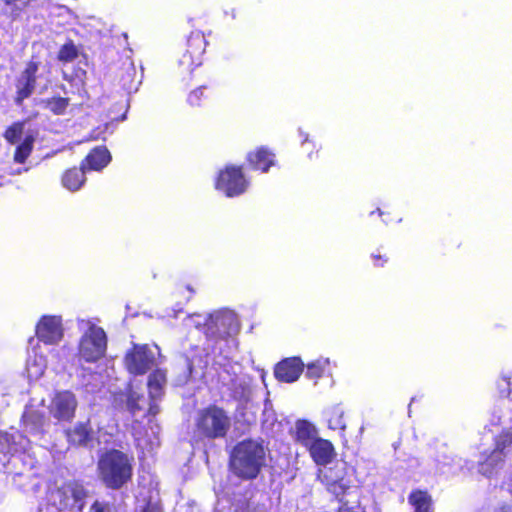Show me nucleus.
Here are the masks:
<instances>
[{"label":"nucleus","instance_id":"obj_42","mask_svg":"<svg viewBox=\"0 0 512 512\" xmlns=\"http://www.w3.org/2000/svg\"><path fill=\"white\" fill-rule=\"evenodd\" d=\"M377 212H378L379 216H383L384 215V212L381 209H379V208L377 209Z\"/></svg>","mask_w":512,"mask_h":512},{"label":"nucleus","instance_id":"obj_38","mask_svg":"<svg viewBox=\"0 0 512 512\" xmlns=\"http://www.w3.org/2000/svg\"><path fill=\"white\" fill-rule=\"evenodd\" d=\"M141 512H163V510L159 502H153L149 499Z\"/></svg>","mask_w":512,"mask_h":512},{"label":"nucleus","instance_id":"obj_35","mask_svg":"<svg viewBox=\"0 0 512 512\" xmlns=\"http://www.w3.org/2000/svg\"><path fill=\"white\" fill-rule=\"evenodd\" d=\"M324 369V365L319 361L309 363L306 368V377L315 380L319 379L322 377Z\"/></svg>","mask_w":512,"mask_h":512},{"label":"nucleus","instance_id":"obj_29","mask_svg":"<svg viewBox=\"0 0 512 512\" xmlns=\"http://www.w3.org/2000/svg\"><path fill=\"white\" fill-rule=\"evenodd\" d=\"M146 404V398L143 394L131 391L127 395L126 406L131 415H136L138 412L143 411Z\"/></svg>","mask_w":512,"mask_h":512},{"label":"nucleus","instance_id":"obj_8","mask_svg":"<svg viewBox=\"0 0 512 512\" xmlns=\"http://www.w3.org/2000/svg\"><path fill=\"white\" fill-rule=\"evenodd\" d=\"M107 350V336L103 328L92 326L81 337L78 347L79 356L88 363L103 358Z\"/></svg>","mask_w":512,"mask_h":512},{"label":"nucleus","instance_id":"obj_1","mask_svg":"<svg viewBox=\"0 0 512 512\" xmlns=\"http://www.w3.org/2000/svg\"><path fill=\"white\" fill-rule=\"evenodd\" d=\"M268 449L262 438H245L238 441L229 453L230 473L241 481L257 479L267 464Z\"/></svg>","mask_w":512,"mask_h":512},{"label":"nucleus","instance_id":"obj_21","mask_svg":"<svg viewBox=\"0 0 512 512\" xmlns=\"http://www.w3.org/2000/svg\"><path fill=\"white\" fill-rule=\"evenodd\" d=\"M408 503L413 512H433V499L427 490L413 489L408 495Z\"/></svg>","mask_w":512,"mask_h":512},{"label":"nucleus","instance_id":"obj_28","mask_svg":"<svg viewBox=\"0 0 512 512\" xmlns=\"http://www.w3.org/2000/svg\"><path fill=\"white\" fill-rule=\"evenodd\" d=\"M79 56V49L72 39H68L60 48L57 53L58 61L62 63H69L77 59Z\"/></svg>","mask_w":512,"mask_h":512},{"label":"nucleus","instance_id":"obj_26","mask_svg":"<svg viewBox=\"0 0 512 512\" xmlns=\"http://www.w3.org/2000/svg\"><path fill=\"white\" fill-rule=\"evenodd\" d=\"M327 423L328 428L331 430H342L346 429V423L344 419V410L340 405H335L327 410Z\"/></svg>","mask_w":512,"mask_h":512},{"label":"nucleus","instance_id":"obj_18","mask_svg":"<svg viewBox=\"0 0 512 512\" xmlns=\"http://www.w3.org/2000/svg\"><path fill=\"white\" fill-rule=\"evenodd\" d=\"M293 438L306 450L319 438L316 427L305 419L296 421Z\"/></svg>","mask_w":512,"mask_h":512},{"label":"nucleus","instance_id":"obj_37","mask_svg":"<svg viewBox=\"0 0 512 512\" xmlns=\"http://www.w3.org/2000/svg\"><path fill=\"white\" fill-rule=\"evenodd\" d=\"M373 264L376 267H384L388 263L389 257L386 253H382L378 250L376 253L371 254Z\"/></svg>","mask_w":512,"mask_h":512},{"label":"nucleus","instance_id":"obj_40","mask_svg":"<svg viewBox=\"0 0 512 512\" xmlns=\"http://www.w3.org/2000/svg\"><path fill=\"white\" fill-rule=\"evenodd\" d=\"M100 133H98L96 130L91 132L90 135L87 137V140H97L100 138Z\"/></svg>","mask_w":512,"mask_h":512},{"label":"nucleus","instance_id":"obj_23","mask_svg":"<svg viewBox=\"0 0 512 512\" xmlns=\"http://www.w3.org/2000/svg\"><path fill=\"white\" fill-rule=\"evenodd\" d=\"M166 383V373L164 370L155 369L148 377L149 398L157 399L163 395V387Z\"/></svg>","mask_w":512,"mask_h":512},{"label":"nucleus","instance_id":"obj_11","mask_svg":"<svg viewBox=\"0 0 512 512\" xmlns=\"http://www.w3.org/2000/svg\"><path fill=\"white\" fill-rule=\"evenodd\" d=\"M37 339L45 345H57L64 337L62 318L56 315H43L35 326Z\"/></svg>","mask_w":512,"mask_h":512},{"label":"nucleus","instance_id":"obj_13","mask_svg":"<svg viewBox=\"0 0 512 512\" xmlns=\"http://www.w3.org/2000/svg\"><path fill=\"white\" fill-rule=\"evenodd\" d=\"M321 481L326 490L339 502L338 512H356L357 506H350L349 502L345 500V496L351 493L350 481L344 477L332 478L328 475H324Z\"/></svg>","mask_w":512,"mask_h":512},{"label":"nucleus","instance_id":"obj_3","mask_svg":"<svg viewBox=\"0 0 512 512\" xmlns=\"http://www.w3.org/2000/svg\"><path fill=\"white\" fill-rule=\"evenodd\" d=\"M232 426L229 413L217 404L199 409L194 418V434L199 440L225 439Z\"/></svg>","mask_w":512,"mask_h":512},{"label":"nucleus","instance_id":"obj_41","mask_svg":"<svg viewBox=\"0 0 512 512\" xmlns=\"http://www.w3.org/2000/svg\"><path fill=\"white\" fill-rule=\"evenodd\" d=\"M500 512H510V511H509L508 507L504 506V507L501 508Z\"/></svg>","mask_w":512,"mask_h":512},{"label":"nucleus","instance_id":"obj_39","mask_svg":"<svg viewBox=\"0 0 512 512\" xmlns=\"http://www.w3.org/2000/svg\"><path fill=\"white\" fill-rule=\"evenodd\" d=\"M156 399H151L150 398V401H149V406H148V409H147V412L145 415L147 416H156L159 411H160V407L159 405L155 402Z\"/></svg>","mask_w":512,"mask_h":512},{"label":"nucleus","instance_id":"obj_33","mask_svg":"<svg viewBox=\"0 0 512 512\" xmlns=\"http://www.w3.org/2000/svg\"><path fill=\"white\" fill-rule=\"evenodd\" d=\"M494 445L495 450L506 453L505 450L512 447V432L503 430L496 436Z\"/></svg>","mask_w":512,"mask_h":512},{"label":"nucleus","instance_id":"obj_15","mask_svg":"<svg viewBox=\"0 0 512 512\" xmlns=\"http://www.w3.org/2000/svg\"><path fill=\"white\" fill-rule=\"evenodd\" d=\"M248 167L255 171L266 173L275 165V154L266 146H259L247 153Z\"/></svg>","mask_w":512,"mask_h":512},{"label":"nucleus","instance_id":"obj_34","mask_svg":"<svg viewBox=\"0 0 512 512\" xmlns=\"http://www.w3.org/2000/svg\"><path fill=\"white\" fill-rule=\"evenodd\" d=\"M125 75L122 73L120 76V81L122 83V87L124 89H132L134 86V78L136 75V70L133 64H129L127 68L124 69Z\"/></svg>","mask_w":512,"mask_h":512},{"label":"nucleus","instance_id":"obj_32","mask_svg":"<svg viewBox=\"0 0 512 512\" xmlns=\"http://www.w3.org/2000/svg\"><path fill=\"white\" fill-rule=\"evenodd\" d=\"M64 78L68 81H76V86L78 89V94L84 99L88 98V92L86 90V71L84 69L78 68L74 71V76H64Z\"/></svg>","mask_w":512,"mask_h":512},{"label":"nucleus","instance_id":"obj_4","mask_svg":"<svg viewBox=\"0 0 512 512\" xmlns=\"http://www.w3.org/2000/svg\"><path fill=\"white\" fill-rule=\"evenodd\" d=\"M87 497L88 490L80 481L68 480L52 491L51 502L60 512H81Z\"/></svg>","mask_w":512,"mask_h":512},{"label":"nucleus","instance_id":"obj_27","mask_svg":"<svg viewBox=\"0 0 512 512\" xmlns=\"http://www.w3.org/2000/svg\"><path fill=\"white\" fill-rule=\"evenodd\" d=\"M22 422L25 427H29L33 430H39L45 424V415L39 410L30 409L23 413Z\"/></svg>","mask_w":512,"mask_h":512},{"label":"nucleus","instance_id":"obj_5","mask_svg":"<svg viewBox=\"0 0 512 512\" xmlns=\"http://www.w3.org/2000/svg\"><path fill=\"white\" fill-rule=\"evenodd\" d=\"M239 331L236 316L228 311H217L209 314L203 323L206 338L215 342L226 340Z\"/></svg>","mask_w":512,"mask_h":512},{"label":"nucleus","instance_id":"obj_2","mask_svg":"<svg viewBox=\"0 0 512 512\" xmlns=\"http://www.w3.org/2000/svg\"><path fill=\"white\" fill-rule=\"evenodd\" d=\"M134 457L119 449H107L99 455L97 475L110 490H120L132 481Z\"/></svg>","mask_w":512,"mask_h":512},{"label":"nucleus","instance_id":"obj_19","mask_svg":"<svg viewBox=\"0 0 512 512\" xmlns=\"http://www.w3.org/2000/svg\"><path fill=\"white\" fill-rule=\"evenodd\" d=\"M111 161V154L105 146L93 148L83 159L82 167L87 170L100 171Z\"/></svg>","mask_w":512,"mask_h":512},{"label":"nucleus","instance_id":"obj_36","mask_svg":"<svg viewBox=\"0 0 512 512\" xmlns=\"http://www.w3.org/2000/svg\"><path fill=\"white\" fill-rule=\"evenodd\" d=\"M88 512H118L117 509L107 501L96 499L89 507Z\"/></svg>","mask_w":512,"mask_h":512},{"label":"nucleus","instance_id":"obj_24","mask_svg":"<svg viewBox=\"0 0 512 512\" xmlns=\"http://www.w3.org/2000/svg\"><path fill=\"white\" fill-rule=\"evenodd\" d=\"M43 107L53 115H64L70 105V98L62 96H52L41 101Z\"/></svg>","mask_w":512,"mask_h":512},{"label":"nucleus","instance_id":"obj_12","mask_svg":"<svg viewBox=\"0 0 512 512\" xmlns=\"http://www.w3.org/2000/svg\"><path fill=\"white\" fill-rule=\"evenodd\" d=\"M78 401L69 390L57 391L51 399L49 412L59 422H71L76 413Z\"/></svg>","mask_w":512,"mask_h":512},{"label":"nucleus","instance_id":"obj_30","mask_svg":"<svg viewBox=\"0 0 512 512\" xmlns=\"http://www.w3.org/2000/svg\"><path fill=\"white\" fill-rule=\"evenodd\" d=\"M24 131V122L23 121H16L13 122L10 126H8L4 133L3 137L4 139L10 143L15 144L17 141L20 140L22 134Z\"/></svg>","mask_w":512,"mask_h":512},{"label":"nucleus","instance_id":"obj_6","mask_svg":"<svg viewBox=\"0 0 512 512\" xmlns=\"http://www.w3.org/2000/svg\"><path fill=\"white\" fill-rule=\"evenodd\" d=\"M207 41L201 31H192L185 42L178 65L181 74H189L203 62Z\"/></svg>","mask_w":512,"mask_h":512},{"label":"nucleus","instance_id":"obj_31","mask_svg":"<svg viewBox=\"0 0 512 512\" xmlns=\"http://www.w3.org/2000/svg\"><path fill=\"white\" fill-rule=\"evenodd\" d=\"M206 90H208V86L206 85H201L192 90L187 97L189 105L192 107L202 106L208 100V95L205 94Z\"/></svg>","mask_w":512,"mask_h":512},{"label":"nucleus","instance_id":"obj_14","mask_svg":"<svg viewBox=\"0 0 512 512\" xmlns=\"http://www.w3.org/2000/svg\"><path fill=\"white\" fill-rule=\"evenodd\" d=\"M304 370V363L299 357H289L278 362L274 368L275 378L280 382H295Z\"/></svg>","mask_w":512,"mask_h":512},{"label":"nucleus","instance_id":"obj_20","mask_svg":"<svg viewBox=\"0 0 512 512\" xmlns=\"http://www.w3.org/2000/svg\"><path fill=\"white\" fill-rule=\"evenodd\" d=\"M86 170L85 167H82V163L79 167L74 166L66 169L61 175V184L71 192L80 190L86 182Z\"/></svg>","mask_w":512,"mask_h":512},{"label":"nucleus","instance_id":"obj_22","mask_svg":"<svg viewBox=\"0 0 512 512\" xmlns=\"http://www.w3.org/2000/svg\"><path fill=\"white\" fill-rule=\"evenodd\" d=\"M483 455L484 459L479 461L478 470L482 475L490 477L504 463L507 453L493 449L488 453L485 452Z\"/></svg>","mask_w":512,"mask_h":512},{"label":"nucleus","instance_id":"obj_16","mask_svg":"<svg viewBox=\"0 0 512 512\" xmlns=\"http://www.w3.org/2000/svg\"><path fill=\"white\" fill-rule=\"evenodd\" d=\"M69 445L73 447H87L93 440L94 431L90 421L78 422L64 431Z\"/></svg>","mask_w":512,"mask_h":512},{"label":"nucleus","instance_id":"obj_9","mask_svg":"<svg viewBox=\"0 0 512 512\" xmlns=\"http://www.w3.org/2000/svg\"><path fill=\"white\" fill-rule=\"evenodd\" d=\"M39 68L40 62L31 59L25 64L19 75L15 77L13 102L16 106H23L24 101L34 94L38 83Z\"/></svg>","mask_w":512,"mask_h":512},{"label":"nucleus","instance_id":"obj_25","mask_svg":"<svg viewBox=\"0 0 512 512\" xmlns=\"http://www.w3.org/2000/svg\"><path fill=\"white\" fill-rule=\"evenodd\" d=\"M34 141L35 139L32 135H27L23 141L16 146L13 155L15 163L24 164L26 162L33 151Z\"/></svg>","mask_w":512,"mask_h":512},{"label":"nucleus","instance_id":"obj_7","mask_svg":"<svg viewBox=\"0 0 512 512\" xmlns=\"http://www.w3.org/2000/svg\"><path fill=\"white\" fill-rule=\"evenodd\" d=\"M214 186L226 197L232 198L246 192L249 180L246 178L242 166L226 165L219 171Z\"/></svg>","mask_w":512,"mask_h":512},{"label":"nucleus","instance_id":"obj_17","mask_svg":"<svg viewBox=\"0 0 512 512\" xmlns=\"http://www.w3.org/2000/svg\"><path fill=\"white\" fill-rule=\"evenodd\" d=\"M307 451L313 462L319 466L330 464L337 455L333 443L321 437H319Z\"/></svg>","mask_w":512,"mask_h":512},{"label":"nucleus","instance_id":"obj_10","mask_svg":"<svg viewBox=\"0 0 512 512\" xmlns=\"http://www.w3.org/2000/svg\"><path fill=\"white\" fill-rule=\"evenodd\" d=\"M154 365L155 356L147 344H133L124 356V366L134 376L146 374Z\"/></svg>","mask_w":512,"mask_h":512}]
</instances>
